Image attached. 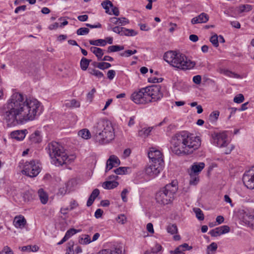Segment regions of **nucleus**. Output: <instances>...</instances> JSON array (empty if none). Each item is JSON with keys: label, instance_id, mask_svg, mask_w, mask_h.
<instances>
[{"label": "nucleus", "instance_id": "nucleus-1", "mask_svg": "<svg viewBox=\"0 0 254 254\" xmlns=\"http://www.w3.org/2000/svg\"><path fill=\"white\" fill-rule=\"evenodd\" d=\"M40 103L35 99H28L19 92L12 94L3 106V118L8 125L23 124L32 121L40 114Z\"/></svg>", "mask_w": 254, "mask_h": 254}, {"label": "nucleus", "instance_id": "nucleus-2", "mask_svg": "<svg viewBox=\"0 0 254 254\" xmlns=\"http://www.w3.org/2000/svg\"><path fill=\"white\" fill-rule=\"evenodd\" d=\"M171 144L172 152L182 156L191 154L197 149L200 146L201 140L199 136L183 131L172 136Z\"/></svg>", "mask_w": 254, "mask_h": 254}, {"label": "nucleus", "instance_id": "nucleus-3", "mask_svg": "<svg viewBox=\"0 0 254 254\" xmlns=\"http://www.w3.org/2000/svg\"><path fill=\"white\" fill-rule=\"evenodd\" d=\"M51 162L56 166L71 163L75 158L73 155H68L64 147L57 142H52L48 146Z\"/></svg>", "mask_w": 254, "mask_h": 254}, {"label": "nucleus", "instance_id": "nucleus-4", "mask_svg": "<svg viewBox=\"0 0 254 254\" xmlns=\"http://www.w3.org/2000/svg\"><path fill=\"white\" fill-rule=\"evenodd\" d=\"M163 58L170 65L182 70L192 69L196 64L185 55L173 51L166 52Z\"/></svg>", "mask_w": 254, "mask_h": 254}, {"label": "nucleus", "instance_id": "nucleus-5", "mask_svg": "<svg viewBox=\"0 0 254 254\" xmlns=\"http://www.w3.org/2000/svg\"><path fill=\"white\" fill-rule=\"evenodd\" d=\"M93 128L95 139L100 143H109L114 138V129L109 121L100 120L94 126Z\"/></svg>", "mask_w": 254, "mask_h": 254}, {"label": "nucleus", "instance_id": "nucleus-6", "mask_svg": "<svg viewBox=\"0 0 254 254\" xmlns=\"http://www.w3.org/2000/svg\"><path fill=\"white\" fill-rule=\"evenodd\" d=\"M177 190L176 182L173 181L171 183L167 184L156 193L155 198L157 202L164 205L172 202Z\"/></svg>", "mask_w": 254, "mask_h": 254}, {"label": "nucleus", "instance_id": "nucleus-7", "mask_svg": "<svg viewBox=\"0 0 254 254\" xmlns=\"http://www.w3.org/2000/svg\"><path fill=\"white\" fill-rule=\"evenodd\" d=\"M40 171L41 169L38 161L32 160L25 163L22 172L26 176L33 178L36 177Z\"/></svg>", "mask_w": 254, "mask_h": 254}, {"label": "nucleus", "instance_id": "nucleus-8", "mask_svg": "<svg viewBox=\"0 0 254 254\" xmlns=\"http://www.w3.org/2000/svg\"><path fill=\"white\" fill-rule=\"evenodd\" d=\"M130 99L137 104H145L150 102L145 88L133 92L131 95Z\"/></svg>", "mask_w": 254, "mask_h": 254}, {"label": "nucleus", "instance_id": "nucleus-9", "mask_svg": "<svg viewBox=\"0 0 254 254\" xmlns=\"http://www.w3.org/2000/svg\"><path fill=\"white\" fill-rule=\"evenodd\" d=\"M151 102L160 100L163 96L162 87L160 85H153L145 87Z\"/></svg>", "mask_w": 254, "mask_h": 254}, {"label": "nucleus", "instance_id": "nucleus-10", "mask_svg": "<svg viewBox=\"0 0 254 254\" xmlns=\"http://www.w3.org/2000/svg\"><path fill=\"white\" fill-rule=\"evenodd\" d=\"M212 137L213 139V143L218 147H225L228 144L227 141V136L225 132H215L212 134Z\"/></svg>", "mask_w": 254, "mask_h": 254}, {"label": "nucleus", "instance_id": "nucleus-11", "mask_svg": "<svg viewBox=\"0 0 254 254\" xmlns=\"http://www.w3.org/2000/svg\"><path fill=\"white\" fill-rule=\"evenodd\" d=\"M164 164L153 163L147 167L145 169V173L151 177H155L163 170Z\"/></svg>", "mask_w": 254, "mask_h": 254}, {"label": "nucleus", "instance_id": "nucleus-12", "mask_svg": "<svg viewBox=\"0 0 254 254\" xmlns=\"http://www.w3.org/2000/svg\"><path fill=\"white\" fill-rule=\"evenodd\" d=\"M243 182L249 189H254V173L252 170L246 171L243 175Z\"/></svg>", "mask_w": 254, "mask_h": 254}, {"label": "nucleus", "instance_id": "nucleus-13", "mask_svg": "<svg viewBox=\"0 0 254 254\" xmlns=\"http://www.w3.org/2000/svg\"><path fill=\"white\" fill-rule=\"evenodd\" d=\"M148 156L152 162L164 164L162 153L160 151L154 148H150V151L148 153Z\"/></svg>", "mask_w": 254, "mask_h": 254}, {"label": "nucleus", "instance_id": "nucleus-14", "mask_svg": "<svg viewBox=\"0 0 254 254\" xmlns=\"http://www.w3.org/2000/svg\"><path fill=\"white\" fill-rule=\"evenodd\" d=\"M103 7L106 10V12L110 15L112 14L115 16H119L120 12L119 8L114 6L112 2L109 0H105L101 3Z\"/></svg>", "mask_w": 254, "mask_h": 254}, {"label": "nucleus", "instance_id": "nucleus-15", "mask_svg": "<svg viewBox=\"0 0 254 254\" xmlns=\"http://www.w3.org/2000/svg\"><path fill=\"white\" fill-rule=\"evenodd\" d=\"M120 164L119 159L115 155H111L106 162V172L111 170L114 167H117Z\"/></svg>", "mask_w": 254, "mask_h": 254}, {"label": "nucleus", "instance_id": "nucleus-16", "mask_svg": "<svg viewBox=\"0 0 254 254\" xmlns=\"http://www.w3.org/2000/svg\"><path fill=\"white\" fill-rule=\"evenodd\" d=\"M209 20V16L207 13L202 12L199 15L191 19V23L193 24L197 23H204Z\"/></svg>", "mask_w": 254, "mask_h": 254}, {"label": "nucleus", "instance_id": "nucleus-17", "mask_svg": "<svg viewBox=\"0 0 254 254\" xmlns=\"http://www.w3.org/2000/svg\"><path fill=\"white\" fill-rule=\"evenodd\" d=\"M28 133L27 129L17 130L11 132V138H14L17 140H22L25 137L26 134Z\"/></svg>", "mask_w": 254, "mask_h": 254}, {"label": "nucleus", "instance_id": "nucleus-18", "mask_svg": "<svg viewBox=\"0 0 254 254\" xmlns=\"http://www.w3.org/2000/svg\"><path fill=\"white\" fill-rule=\"evenodd\" d=\"M13 223L15 227L22 229L26 224V220L23 216L20 215L14 217Z\"/></svg>", "mask_w": 254, "mask_h": 254}, {"label": "nucleus", "instance_id": "nucleus-19", "mask_svg": "<svg viewBox=\"0 0 254 254\" xmlns=\"http://www.w3.org/2000/svg\"><path fill=\"white\" fill-rule=\"evenodd\" d=\"M81 231V229H75L74 228H70L69 230H68L65 233V234L64 238L62 239V240L58 243V245H60L63 244L64 243L66 242L68 239H69L71 236H72L73 235L75 234L76 233L78 232H80Z\"/></svg>", "mask_w": 254, "mask_h": 254}, {"label": "nucleus", "instance_id": "nucleus-20", "mask_svg": "<svg viewBox=\"0 0 254 254\" xmlns=\"http://www.w3.org/2000/svg\"><path fill=\"white\" fill-rule=\"evenodd\" d=\"M29 140L31 144L41 142L42 141L41 132L39 130H36L29 136Z\"/></svg>", "mask_w": 254, "mask_h": 254}, {"label": "nucleus", "instance_id": "nucleus-21", "mask_svg": "<svg viewBox=\"0 0 254 254\" xmlns=\"http://www.w3.org/2000/svg\"><path fill=\"white\" fill-rule=\"evenodd\" d=\"M204 166L205 164L203 162L194 163L191 167L190 171L193 172V173L199 174L204 168Z\"/></svg>", "mask_w": 254, "mask_h": 254}, {"label": "nucleus", "instance_id": "nucleus-22", "mask_svg": "<svg viewBox=\"0 0 254 254\" xmlns=\"http://www.w3.org/2000/svg\"><path fill=\"white\" fill-rule=\"evenodd\" d=\"M243 221L247 225H250V211L248 210H242L240 211Z\"/></svg>", "mask_w": 254, "mask_h": 254}, {"label": "nucleus", "instance_id": "nucleus-23", "mask_svg": "<svg viewBox=\"0 0 254 254\" xmlns=\"http://www.w3.org/2000/svg\"><path fill=\"white\" fill-rule=\"evenodd\" d=\"M90 50L96 56L98 60H101L104 55L103 50L100 48L91 47L90 48Z\"/></svg>", "mask_w": 254, "mask_h": 254}, {"label": "nucleus", "instance_id": "nucleus-24", "mask_svg": "<svg viewBox=\"0 0 254 254\" xmlns=\"http://www.w3.org/2000/svg\"><path fill=\"white\" fill-rule=\"evenodd\" d=\"M118 185L119 183L118 182L109 181L104 182L102 184V187L105 189L110 190L116 188Z\"/></svg>", "mask_w": 254, "mask_h": 254}, {"label": "nucleus", "instance_id": "nucleus-25", "mask_svg": "<svg viewBox=\"0 0 254 254\" xmlns=\"http://www.w3.org/2000/svg\"><path fill=\"white\" fill-rule=\"evenodd\" d=\"M117 175L129 174L131 172V168L128 167H120L114 170Z\"/></svg>", "mask_w": 254, "mask_h": 254}, {"label": "nucleus", "instance_id": "nucleus-26", "mask_svg": "<svg viewBox=\"0 0 254 254\" xmlns=\"http://www.w3.org/2000/svg\"><path fill=\"white\" fill-rule=\"evenodd\" d=\"M38 196L43 204H46L48 200V195L43 189H40L38 191Z\"/></svg>", "mask_w": 254, "mask_h": 254}, {"label": "nucleus", "instance_id": "nucleus-27", "mask_svg": "<svg viewBox=\"0 0 254 254\" xmlns=\"http://www.w3.org/2000/svg\"><path fill=\"white\" fill-rule=\"evenodd\" d=\"M189 174L190 176V184L191 185L197 184L199 181L198 174L193 173L190 171L189 172Z\"/></svg>", "mask_w": 254, "mask_h": 254}, {"label": "nucleus", "instance_id": "nucleus-28", "mask_svg": "<svg viewBox=\"0 0 254 254\" xmlns=\"http://www.w3.org/2000/svg\"><path fill=\"white\" fill-rule=\"evenodd\" d=\"M90 45L96 46H102L104 47L106 45L107 42L106 40L104 39H97V40H90L89 41Z\"/></svg>", "mask_w": 254, "mask_h": 254}, {"label": "nucleus", "instance_id": "nucleus-29", "mask_svg": "<svg viewBox=\"0 0 254 254\" xmlns=\"http://www.w3.org/2000/svg\"><path fill=\"white\" fill-rule=\"evenodd\" d=\"M104 250L106 254H122V249L119 247H113Z\"/></svg>", "mask_w": 254, "mask_h": 254}, {"label": "nucleus", "instance_id": "nucleus-30", "mask_svg": "<svg viewBox=\"0 0 254 254\" xmlns=\"http://www.w3.org/2000/svg\"><path fill=\"white\" fill-rule=\"evenodd\" d=\"M78 134L79 136L85 139H89L91 137V134L89 130L86 128L79 130Z\"/></svg>", "mask_w": 254, "mask_h": 254}, {"label": "nucleus", "instance_id": "nucleus-31", "mask_svg": "<svg viewBox=\"0 0 254 254\" xmlns=\"http://www.w3.org/2000/svg\"><path fill=\"white\" fill-rule=\"evenodd\" d=\"M124 49V47L123 46L120 45H112L108 47L107 52L108 53H110L112 52H116L118 51H120Z\"/></svg>", "mask_w": 254, "mask_h": 254}, {"label": "nucleus", "instance_id": "nucleus-32", "mask_svg": "<svg viewBox=\"0 0 254 254\" xmlns=\"http://www.w3.org/2000/svg\"><path fill=\"white\" fill-rule=\"evenodd\" d=\"M91 60H88L85 58H82L80 61V65L82 70H86Z\"/></svg>", "mask_w": 254, "mask_h": 254}, {"label": "nucleus", "instance_id": "nucleus-33", "mask_svg": "<svg viewBox=\"0 0 254 254\" xmlns=\"http://www.w3.org/2000/svg\"><path fill=\"white\" fill-rule=\"evenodd\" d=\"M253 9V6L250 4H241L238 7L240 13L249 12Z\"/></svg>", "mask_w": 254, "mask_h": 254}, {"label": "nucleus", "instance_id": "nucleus-34", "mask_svg": "<svg viewBox=\"0 0 254 254\" xmlns=\"http://www.w3.org/2000/svg\"><path fill=\"white\" fill-rule=\"evenodd\" d=\"M166 230L168 233L171 235L175 234L178 233V228L176 224H170L167 226Z\"/></svg>", "mask_w": 254, "mask_h": 254}, {"label": "nucleus", "instance_id": "nucleus-35", "mask_svg": "<svg viewBox=\"0 0 254 254\" xmlns=\"http://www.w3.org/2000/svg\"><path fill=\"white\" fill-rule=\"evenodd\" d=\"M88 72L90 74L94 75L99 78L104 77V74L102 72L94 68H89L88 69Z\"/></svg>", "mask_w": 254, "mask_h": 254}, {"label": "nucleus", "instance_id": "nucleus-36", "mask_svg": "<svg viewBox=\"0 0 254 254\" xmlns=\"http://www.w3.org/2000/svg\"><path fill=\"white\" fill-rule=\"evenodd\" d=\"M194 212L195 213L196 218L200 221L204 220V214L202 211L199 208H194L193 209Z\"/></svg>", "mask_w": 254, "mask_h": 254}, {"label": "nucleus", "instance_id": "nucleus-37", "mask_svg": "<svg viewBox=\"0 0 254 254\" xmlns=\"http://www.w3.org/2000/svg\"><path fill=\"white\" fill-rule=\"evenodd\" d=\"M152 127L143 128L138 131V134L140 136H147L151 131Z\"/></svg>", "mask_w": 254, "mask_h": 254}, {"label": "nucleus", "instance_id": "nucleus-38", "mask_svg": "<svg viewBox=\"0 0 254 254\" xmlns=\"http://www.w3.org/2000/svg\"><path fill=\"white\" fill-rule=\"evenodd\" d=\"M123 30V35L126 36H134L137 34V32L133 29H127L124 27Z\"/></svg>", "mask_w": 254, "mask_h": 254}, {"label": "nucleus", "instance_id": "nucleus-39", "mask_svg": "<svg viewBox=\"0 0 254 254\" xmlns=\"http://www.w3.org/2000/svg\"><path fill=\"white\" fill-rule=\"evenodd\" d=\"M209 234L212 237H217L218 236H220L222 235L221 232L220 227H217L214 229L210 230L209 232Z\"/></svg>", "mask_w": 254, "mask_h": 254}, {"label": "nucleus", "instance_id": "nucleus-40", "mask_svg": "<svg viewBox=\"0 0 254 254\" xmlns=\"http://www.w3.org/2000/svg\"><path fill=\"white\" fill-rule=\"evenodd\" d=\"M210 42L215 47H218L219 46L218 36L216 34L212 35L210 38Z\"/></svg>", "mask_w": 254, "mask_h": 254}, {"label": "nucleus", "instance_id": "nucleus-41", "mask_svg": "<svg viewBox=\"0 0 254 254\" xmlns=\"http://www.w3.org/2000/svg\"><path fill=\"white\" fill-rule=\"evenodd\" d=\"M111 66V64L110 63L105 62L98 63L97 65V67L102 70L107 69Z\"/></svg>", "mask_w": 254, "mask_h": 254}, {"label": "nucleus", "instance_id": "nucleus-42", "mask_svg": "<svg viewBox=\"0 0 254 254\" xmlns=\"http://www.w3.org/2000/svg\"><path fill=\"white\" fill-rule=\"evenodd\" d=\"M219 116V112L218 111H215L212 112L210 115H209V120L210 122H215L216 121Z\"/></svg>", "mask_w": 254, "mask_h": 254}, {"label": "nucleus", "instance_id": "nucleus-43", "mask_svg": "<svg viewBox=\"0 0 254 254\" xmlns=\"http://www.w3.org/2000/svg\"><path fill=\"white\" fill-rule=\"evenodd\" d=\"M68 246L66 249V252L65 254H74L73 251V246L74 242L73 241H70L67 244Z\"/></svg>", "mask_w": 254, "mask_h": 254}, {"label": "nucleus", "instance_id": "nucleus-44", "mask_svg": "<svg viewBox=\"0 0 254 254\" xmlns=\"http://www.w3.org/2000/svg\"><path fill=\"white\" fill-rule=\"evenodd\" d=\"M89 32V29L85 27H81L76 31V34L78 35H84L87 34Z\"/></svg>", "mask_w": 254, "mask_h": 254}, {"label": "nucleus", "instance_id": "nucleus-45", "mask_svg": "<svg viewBox=\"0 0 254 254\" xmlns=\"http://www.w3.org/2000/svg\"><path fill=\"white\" fill-rule=\"evenodd\" d=\"M192 247L191 246H189V245L187 243H184L181 245H180L176 249H179V251H184L186 250H191Z\"/></svg>", "mask_w": 254, "mask_h": 254}, {"label": "nucleus", "instance_id": "nucleus-46", "mask_svg": "<svg viewBox=\"0 0 254 254\" xmlns=\"http://www.w3.org/2000/svg\"><path fill=\"white\" fill-rule=\"evenodd\" d=\"M244 100V96L242 94H239L234 98V102L236 103H241Z\"/></svg>", "mask_w": 254, "mask_h": 254}, {"label": "nucleus", "instance_id": "nucleus-47", "mask_svg": "<svg viewBox=\"0 0 254 254\" xmlns=\"http://www.w3.org/2000/svg\"><path fill=\"white\" fill-rule=\"evenodd\" d=\"M225 74L228 76L230 77H233V78H240V75H239L238 74L236 73L235 72H233L232 71H229V70L225 71Z\"/></svg>", "mask_w": 254, "mask_h": 254}, {"label": "nucleus", "instance_id": "nucleus-48", "mask_svg": "<svg viewBox=\"0 0 254 254\" xmlns=\"http://www.w3.org/2000/svg\"><path fill=\"white\" fill-rule=\"evenodd\" d=\"M123 29H124V27L119 26H115L112 28L113 32L120 35L121 36H123Z\"/></svg>", "mask_w": 254, "mask_h": 254}, {"label": "nucleus", "instance_id": "nucleus-49", "mask_svg": "<svg viewBox=\"0 0 254 254\" xmlns=\"http://www.w3.org/2000/svg\"><path fill=\"white\" fill-rule=\"evenodd\" d=\"M163 78H157L156 77H150L148 78V81L151 83H160L163 80Z\"/></svg>", "mask_w": 254, "mask_h": 254}, {"label": "nucleus", "instance_id": "nucleus-50", "mask_svg": "<svg viewBox=\"0 0 254 254\" xmlns=\"http://www.w3.org/2000/svg\"><path fill=\"white\" fill-rule=\"evenodd\" d=\"M162 249V247L160 245L156 244L154 247L152 248L151 252L153 254L157 253L161 251Z\"/></svg>", "mask_w": 254, "mask_h": 254}, {"label": "nucleus", "instance_id": "nucleus-51", "mask_svg": "<svg viewBox=\"0 0 254 254\" xmlns=\"http://www.w3.org/2000/svg\"><path fill=\"white\" fill-rule=\"evenodd\" d=\"M0 254H13L12 250L8 246L4 247L3 249L0 252Z\"/></svg>", "mask_w": 254, "mask_h": 254}, {"label": "nucleus", "instance_id": "nucleus-52", "mask_svg": "<svg viewBox=\"0 0 254 254\" xmlns=\"http://www.w3.org/2000/svg\"><path fill=\"white\" fill-rule=\"evenodd\" d=\"M117 220L118 223L123 224L127 221V218L124 214H121L118 216Z\"/></svg>", "mask_w": 254, "mask_h": 254}, {"label": "nucleus", "instance_id": "nucleus-53", "mask_svg": "<svg viewBox=\"0 0 254 254\" xmlns=\"http://www.w3.org/2000/svg\"><path fill=\"white\" fill-rule=\"evenodd\" d=\"M100 191L98 189H94L90 195V197L95 200L96 198L99 195Z\"/></svg>", "mask_w": 254, "mask_h": 254}, {"label": "nucleus", "instance_id": "nucleus-54", "mask_svg": "<svg viewBox=\"0 0 254 254\" xmlns=\"http://www.w3.org/2000/svg\"><path fill=\"white\" fill-rule=\"evenodd\" d=\"M217 249V245L216 243L213 242L207 246V250L211 252H215Z\"/></svg>", "mask_w": 254, "mask_h": 254}, {"label": "nucleus", "instance_id": "nucleus-55", "mask_svg": "<svg viewBox=\"0 0 254 254\" xmlns=\"http://www.w3.org/2000/svg\"><path fill=\"white\" fill-rule=\"evenodd\" d=\"M96 92L95 88H93L87 95V98L91 102L94 96V93Z\"/></svg>", "mask_w": 254, "mask_h": 254}, {"label": "nucleus", "instance_id": "nucleus-56", "mask_svg": "<svg viewBox=\"0 0 254 254\" xmlns=\"http://www.w3.org/2000/svg\"><path fill=\"white\" fill-rule=\"evenodd\" d=\"M222 234H224L229 232L230 227L227 225H223L220 227Z\"/></svg>", "mask_w": 254, "mask_h": 254}, {"label": "nucleus", "instance_id": "nucleus-57", "mask_svg": "<svg viewBox=\"0 0 254 254\" xmlns=\"http://www.w3.org/2000/svg\"><path fill=\"white\" fill-rule=\"evenodd\" d=\"M92 241H91L89 236L85 235V238H81V241L80 242V243L81 244H89Z\"/></svg>", "mask_w": 254, "mask_h": 254}, {"label": "nucleus", "instance_id": "nucleus-58", "mask_svg": "<svg viewBox=\"0 0 254 254\" xmlns=\"http://www.w3.org/2000/svg\"><path fill=\"white\" fill-rule=\"evenodd\" d=\"M116 72L114 70H109L107 72V77L110 80H112L115 76Z\"/></svg>", "mask_w": 254, "mask_h": 254}, {"label": "nucleus", "instance_id": "nucleus-59", "mask_svg": "<svg viewBox=\"0 0 254 254\" xmlns=\"http://www.w3.org/2000/svg\"><path fill=\"white\" fill-rule=\"evenodd\" d=\"M119 24L121 26H125L126 24L129 23V20L126 17L119 18Z\"/></svg>", "mask_w": 254, "mask_h": 254}, {"label": "nucleus", "instance_id": "nucleus-60", "mask_svg": "<svg viewBox=\"0 0 254 254\" xmlns=\"http://www.w3.org/2000/svg\"><path fill=\"white\" fill-rule=\"evenodd\" d=\"M68 104H70L69 106L70 107H79L80 106L79 103L75 99L71 100Z\"/></svg>", "mask_w": 254, "mask_h": 254}, {"label": "nucleus", "instance_id": "nucleus-61", "mask_svg": "<svg viewBox=\"0 0 254 254\" xmlns=\"http://www.w3.org/2000/svg\"><path fill=\"white\" fill-rule=\"evenodd\" d=\"M120 55L122 57H128L132 55V50H126L124 52L120 53Z\"/></svg>", "mask_w": 254, "mask_h": 254}, {"label": "nucleus", "instance_id": "nucleus-62", "mask_svg": "<svg viewBox=\"0 0 254 254\" xmlns=\"http://www.w3.org/2000/svg\"><path fill=\"white\" fill-rule=\"evenodd\" d=\"M193 81L197 84H199L201 81V76L199 75H195L193 77Z\"/></svg>", "mask_w": 254, "mask_h": 254}, {"label": "nucleus", "instance_id": "nucleus-63", "mask_svg": "<svg viewBox=\"0 0 254 254\" xmlns=\"http://www.w3.org/2000/svg\"><path fill=\"white\" fill-rule=\"evenodd\" d=\"M128 192L127 190L126 189L123 190L121 193V197L122 198L124 202H126L127 201V198L126 197V195Z\"/></svg>", "mask_w": 254, "mask_h": 254}, {"label": "nucleus", "instance_id": "nucleus-64", "mask_svg": "<svg viewBox=\"0 0 254 254\" xmlns=\"http://www.w3.org/2000/svg\"><path fill=\"white\" fill-rule=\"evenodd\" d=\"M103 213V211L102 209L99 208L96 210L94 215L96 218H99L102 216Z\"/></svg>", "mask_w": 254, "mask_h": 254}]
</instances>
